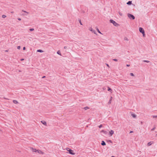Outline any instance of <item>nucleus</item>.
<instances>
[{
	"label": "nucleus",
	"mask_w": 157,
	"mask_h": 157,
	"mask_svg": "<svg viewBox=\"0 0 157 157\" xmlns=\"http://www.w3.org/2000/svg\"><path fill=\"white\" fill-rule=\"evenodd\" d=\"M127 15L128 17L130 19L134 20L135 19L134 16L131 14L128 13Z\"/></svg>",
	"instance_id": "1"
},
{
	"label": "nucleus",
	"mask_w": 157,
	"mask_h": 157,
	"mask_svg": "<svg viewBox=\"0 0 157 157\" xmlns=\"http://www.w3.org/2000/svg\"><path fill=\"white\" fill-rule=\"evenodd\" d=\"M110 23H113L115 26H117L119 25L115 21L112 19L110 20Z\"/></svg>",
	"instance_id": "2"
},
{
	"label": "nucleus",
	"mask_w": 157,
	"mask_h": 157,
	"mask_svg": "<svg viewBox=\"0 0 157 157\" xmlns=\"http://www.w3.org/2000/svg\"><path fill=\"white\" fill-rule=\"evenodd\" d=\"M139 30L140 32L141 33L143 34V36H144L145 34V32L144 29L141 27H140L139 28Z\"/></svg>",
	"instance_id": "3"
},
{
	"label": "nucleus",
	"mask_w": 157,
	"mask_h": 157,
	"mask_svg": "<svg viewBox=\"0 0 157 157\" xmlns=\"http://www.w3.org/2000/svg\"><path fill=\"white\" fill-rule=\"evenodd\" d=\"M67 150L69 151V153L71 155H74L75 153H73V151L71 149H69V148H67Z\"/></svg>",
	"instance_id": "4"
},
{
	"label": "nucleus",
	"mask_w": 157,
	"mask_h": 157,
	"mask_svg": "<svg viewBox=\"0 0 157 157\" xmlns=\"http://www.w3.org/2000/svg\"><path fill=\"white\" fill-rule=\"evenodd\" d=\"M114 132L113 130H111L109 132V134L111 136H112V135L113 134Z\"/></svg>",
	"instance_id": "5"
},
{
	"label": "nucleus",
	"mask_w": 157,
	"mask_h": 157,
	"mask_svg": "<svg viewBox=\"0 0 157 157\" xmlns=\"http://www.w3.org/2000/svg\"><path fill=\"white\" fill-rule=\"evenodd\" d=\"M89 29L90 31L92 32V33H94L95 34H96V31L94 30H93V29L92 28H90Z\"/></svg>",
	"instance_id": "6"
},
{
	"label": "nucleus",
	"mask_w": 157,
	"mask_h": 157,
	"mask_svg": "<svg viewBox=\"0 0 157 157\" xmlns=\"http://www.w3.org/2000/svg\"><path fill=\"white\" fill-rule=\"evenodd\" d=\"M112 99H113L112 97H111L110 99V100H109V102H108V104H109L111 103V101L112 100Z\"/></svg>",
	"instance_id": "7"
},
{
	"label": "nucleus",
	"mask_w": 157,
	"mask_h": 157,
	"mask_svg": "<svg viewBox=\"0 0 157 157\" xmlns=\"http://www.w3.org/2000/svg\"><path fill=\"white\" fill-rule=\"evenodd\" d=\"M101 144L102 146H105L106 145V144L104 141H101Z\"/></svg>",
	"instance_id": "8"
},
{
	"label": "nucleus",
	"mask_w": 157,
	"mask_h": 157,
	"mask_svg": "<svg viewBox=\"0 0 157 157\" xmlns=\"http://www.w3.org/2000/svg\"><path fill=\"white\" fill-rule=\"evenodd\" d=\"M101 132L105 134H106L107 133V132L104 130H102L101 131Z\"/></svg>",
	"instance_id": "9"
},
{
	"label": "nucleus",
	"mask_w": 157,
	"mask_h": 157,
	"mask_svg": "<svg viewBox=\"0 0 157 157\" xmlns=\"http://www.w3.org/2000/svg\"><path fill=\"white\" fill-rule=\"evenodd\" d=\"M41 123L44 125H46V122L45 121H41Z\"/></svg>",
	"instance_id": "10"
},
{
	"label": "nucleus",
	"mask_w": 157,
	"mask_h": 157,
	"mask_svg": "<svg viewBox=\"0 0 157 157\" xmlns=\"http://www.w3.org/2000/svg\"><path fill=\"white\" fill-rule=\"evenodd\" d=\"M132 3V1H128L127 3V4L128 5H131Z\"/></svg>",
	"instance_id": "11"
},
{
	"label": "nucleus",
	"mask_w": 157,
	"mask_h": 157,
	"mask_svg": "<svg viewBox=\"0 0 157 157\" xmlns=\"http://www.w3.org/2000/svg\"><path fill=\"white\" fill-rule=\"evenodd\" d=\"M13 102L14 103V104H17L18 103V101L16 100H13Z\"/></svg>",
	"instance_id": "12"
},
{
	"label": "nucleus",
	"mask_w": 157,
	"mask_h": 157,
	"mask_svg": "<svg viewBox=\"0 0 157 157\" xmlns=\"http://www.w3.org/2000/svg\"><path fill=\"white\" fill-rule=\"evenodd\" d=\"M37 52H43V51L40 49H38L37 50Z\"/></svg>",
	"instance_id": "13"
},
{
	"label": "nucleus",
	"mask_w": 157,
	"mask_h": 157,
	"mask_svg": "<svg viewBox=\"0 0 157 157\" xmlns=\"http://www.w3.org/2000/svg\"><path fill=\"white\" fill-rule=\"evenodd\" d=\"M132 116V117L134 118H136V115L135 114L132 113L131 114Z\"/></svg>",
	"instance_id": "14"
},
{
	"label": "nucleus",
	"mask_w": 157,
	"mask_h": 157,
	"mask_svg": "<svg viewBox=\"0 0 157 157\" xmlns=\"http://www.w3.org/2000/svg\"><path fill=\"white\" fill-rule=\"evenodd\" d=\"M152 144V143L151 142H148L147 144V145L148 146H150Z\"/></svg>",
	"instance_id": "15"
},
{
	"label": "nucleus",
	"mask_w": 157,
	"mask_h": 157,
	"mask_svg": "<svg viewBox=\"0 0 157 157\" xmlns=\"http://www.w3.org/2000/svg\"><path fill=\"white\" fill-rule=\"evenodd\" d=\"M143 62H147V63H149L150 62V61H148V60H143Z\"/></svg>",
	"instance_id": "16"
},
{
	"label": "nucleus",
	"mask_w": 157,
	"mask_h": 157,
	"mask_svg": "<svg viewBox=\"0 0 157 157\" xmlns=\"http://www.w3.org/2000/svg\"><path fill=\"white\" fill-rule=\"evenodd\" d=\"M37 152L39 153H43V152L40 150H37Z\"/></svg>",
	"instance_id": "17"
},
{
	"label": "nucleus",
	"mask_w": 157,
	"mask_h": 157,
	"mask_svg": "<svg viewBox=\"0 0 157 157\" xmlns=\"http://www.w3.org/2000/svg\"><path fill=\"white\" fill-rule=\"evenodd\" d=\"M84 109L85 110H87V109H89V108L88 107L86 106L84 107Z\"/></svg>",
	"instance_id": "18"
},
{
	"label": "nucleus",
	"mask_w": 157,
	"mask_h": 157,
	"mask_svg": "<svg viewBox=\"0 0 157 157\" xmlns=\"http://www.w3.org/2000/svg\"><path fill=\"white\" fill-rule=\"evenodd\" d=\"M108 91H111L112 89L109 87H108Z\"/></svg>",
	"instance_id": "19"
},
{
	"label": "nucleus",
	"mask_w": 157,
	"mask_h": 157,
	"mask_svg": "<svg viewBox=\"0 0 157 157\" xmlns=\"http://www.w3.org/2000/svg\"><path fill=\"white\" fill-rule=\"evenodd\" d=\"M57 53L59 55H61V53L60 51H58Z\"/></svg>",
	"instance_id": "20"
},
{
	"label": "nucleus",
	"mask_w": 157,
	"mask_h": 157,
	"mask_svg": "<svg viewBox=\"0 0 157 157\" xmlns=\"http://www.w3.org/2000/svg\"><path fill=\"white\" fill-rule=\"evenodd\" d=\"M152 117L153 118H157V115H152Z\"/></svg>",
	"instance_id": "21"
},
{
	"label": "nucleus",
	"mask_w": 157,
	"mask_h": 157,
	"mask_svg": "<svg viewBox=\"0 0 157 157\" xmlns=\"http://www.w3.org/2000/svg\"><path fill=\"white\" fill-rule=\"evenodd\" d=\"M22 11L25 13H27V14H29V13L28 12H27L25 11V10H22Z\"/></svg>",
	"instance_id": "22"
},
{
	"label": "nucleus",
	"mask_w": 157,
	"mask_h": 157,
	"mask_svg": "<svg viewBox=\"0 0 157 157\" xmlns=\"http://www.w3.org/2000/svg\"><path fill=\"white\" fill-rule=\"evenodd\" d=\"M29 30L30 31H33L34 30V29H33V28H31V29H29Z\"/></svg>",
	"instance_id": "23"
},
{
	"label": "nucleus",
	"mask_w": 157,
	"mask_h": 157,
	"mask_svg": "<svg viewBox=\"0 0 157 157\" xmlns=\"http://www.w3.org/2000/svg\"><path fill=\"white\" fill-rule=\"evenodd\" d=\"M97 30L98 33L101 34V32H100V31H99L98 29H97Z\"/></svg>",
	"instance_id": "24"
},
{
	"label": "nucleus",
	"mask_w": 157,
	"mask_h": 157,
	"mask_svg": "<svg viewBox=\"0 0 157 157\" xmlns=\"http://www.w3.org/2000/svg\"><path fill=\"white\" fill-rule=\"evenodd\" d=\"M155 128V126H154L153 127V128L151 129V131H154Z\"/></svg>",
	"instance_id": "25"
},
{
	"label": "nucleus",
	"mask_w": 157,
	"mask_h": 157,
	"mask_svg": "<svg viewBox=\"0 0 157 157\" xmlns=\"http://www.w3.org/2000/svg\"><path fill=\"white\" fill-rule=\"evenodd\" d=\"M33 152H36V151H37V150H36V149H33Z\"/></svg>",
	"instance_id": "26"
},
{
	"label": "nucleus",
	"mask_w": 157,
	"mask_h": 157,
	"mask_svg": "<svg viewBox=\"0 0 157 157\" xmlns=\"http://www.w3.org/2000/svg\"><path fill=\"white\" fill-rule=\"evenodd\" d=\"M2 17L3 18H5L6 17V16L5 15H3L2 16Z\"/></svg>",
	"instance_id": "27"
},
{
	"label": "nucleus",
	"mask_w": 157,
	"mask_h": 157,
	"mask_svg": "<svg viewBox=\"0 0 157 157\" xmlns=\"http://www.w3.org/2000/svg\"><path fill=\"white\" fill-rule=\"evenodd\" d=\"M130 75L131 76H134V75L133 74V73H130Z\"/></svg>",
	"instance_id": "28"
},
{
	"label": "nucleus",
	"mask_w": 157,
	"mask_h": 157,
	"mask_svg": "<svg viewBox=\"0 0 157 157\" xmlns=\"http://www.w3.org/2000/svg\"><path fill=\"white\" fill-rule=\"evenodd\" d=\"M79 22L80 23V24L81 25H82L81 22V21L80 20H79Z\"/></svg>",
	"instance_id": "29"
},
{
	"label": "nucleus",
	"mask_w": 157,
	"mask_h": 157,
	"mask_svg": "<svg viewBox=\"0 0 157 157\" xmlns=\"http://www.w3.org/2000/svg\"><path fill=\"white\" fill-rule=\"evenodd\" d=\"M124 40H127V41L128 40V39L127 37H126L124 38Z\"/></svg>",
	"instance_id": "30"
},
{
	"label": "nucleus",
	"mask_w": 157,
	"mask_h": 157,
	"mask_svg": "<svg viewBox=\"0 0 157 157\" xmlns=\"http://www.w3.org/2000/svg\"><path fill=\"white\" fill-rule=\"evenodd\" d=\"M102 127V124H100L99 126V128H101Z\"/></svg>",
	"instance_id": "31"
},
{
	"label": "nucleus",
	"mask_w": 157,
	"mask_h": 157,
	"mask_svg": "<svg viewBox=\"0 0 157 157\" xmlns=\"http://www.w3.org/2000/svg\"><path fill=\"white\" fill-rule=\"evenodd\" d=\"M113 60L114 61H117V59H113Z\"/></svg>",
	"instance_id": "32"
},
{
	"label": "nucleus",
	"mask_w": 157,
	"mask_h": 157,
	"mask_svg": "<svg viewBox=\"0 0 157 157\" xmlns=\"http://www.w3.org/2000/svg\"><path fill=\"white\" fill-rule=\"evenodd\" d=\"M17 48L18 49H20V46H18L17 47Z\"/></svg>",
	"instance_id": "33"
},
{
	"label": "nucleus",
	"mask_w": 157,
	"mask_h": 157,
	"mask_svg": "<svg viewBox=\"0 0 157 157\" xmlns=\"http://www.w3.org/2000/svg\"><path fill=\"white\" fill-rule=\"evenodd\" d=\"M119 15H120V16H122V13H121L119 12Z\"/></svg>",
	"instance_id": "34"
},
{
	"label": "nucleus",
	"mask_w": 157,
	"mask_h": 157,
	"mask_svg": "<svg viewBox=\"0 0 157 157\" xmlns=\"http://www.w3.org/2000/svg\"><path fill=\"white\" fill-rule=\"evenodd\" d=\"M18 20L19 21H21V19L20 18H18Z\"/></svg>",
	"instance_id": "35"
},
{
	"label": "nucleus",
	"mask_w": 157,
	"mask_h": 157,
	"mask_svg": "<svg viewBox=\"0 0 157 157\" xmlns=\"http://www.w3.org/2000/svg\"><path fill=\"white\" fill-rule=\"evenodd\" d=\"M109 142H110L111 143H112V141L111 140H109Z\"/></svg>",
	"instance_id": "36"
},
{
	"label": "nucleus",
	"mask_w": 157,
	"mask_h": 157,
	"mask_svg": "<svg viewBox=\"0 0 157 157\" xmlns=\"http://www.w3.org/2000/svg\"><path fill=\"white\" fill-rule=\"evenodd\" d=\"M25 47H24L23 48V50H25Z\"/></svg>",
	"instance_id": "37"
},
{
	"label": "nucleus",
	"mask_w": 157,
	"mask_h": 157,
	"mask_svg": "<svg viewBox=\"0 0 157 157\" xmlns=\"http://www.w3.org/2000/svg\"><path fill=\"white\" fill-rule=\"evenodd\" d=\"M126 66H127V67H129L130 66V65L129 64H127Z\"/></svg>",
	"instance_id": "38"
},
{
	"label": "nucleus",
	"mask_w": 157,
	"mask_h": 157,
	"mask_svg": "<svg viewBox=\"0 0 157 157\" xmlns=\"http://www.w3.org/2000/svg\"><path fill=\"white\" fill-rule=\"evenodd\" d=\"M67 48V47L66 46H64V49H66Z\"/></svg>",
	"instance_id": "39"
},
{
	"label": "nucleus",
	"mask_w": 157,
	"mask_h": 157,
	"mask_svg": "<svg viewBox=\"0 0 157 157\" xmlns=\"http://www.w3.org/2000/svg\"><path fill=\"white\" fill-rule=\"evenodd\" d=\"M140 123H141V124H143V122H142V121H141V122H140Z\"/></svg>",
	"instance_id": "40"
},
{
	"label": "nucleus",
	"mask_w": 157,
	"mask_h": 157,
	"mask_svg": "<svg viewBox=\"0 0 157 157\" xmlns=\"http://www.w3.org/2000/svg\"><path fill=\"white\" fill-rule=\"evenodd\" d=\"M133 132L132 131H130V133H132Z\"/></svg>",
	"instance_id": "41"
},
{
	"label": "nucleus",
	"mask_w": 157,
	"mask_h": 157,
	"mask_svg": "<svg viewBox=\"0 0 157 157\" xmlns=\"http://www.w3.org/2000/svg\"><path fill=\"white\" fill-rule=\"evenodd\" d=\"M45 76H43V77H42V78H45Z\"/></svg>",
	"instance_id": "42"
},
{
	"label": "nucleus",
	"mask_w": 157,
	"mask_h": 157,
	"mask_svg": "<svg viewBox=\"0 0 157 157\" xmlns=\"http://www.w3.org/2000/svg\"><path fill=\"white\" fill-rule=\"evenodd\" d=\"M107 67H109V65L108 64H107Z\"/></svg>",
	"instance_id": "43"
},
{
	"label": "nucleus",
	"mask_w": 157,
	"mask_h": 157,
	"mask_svg": "<svg viewBox=\"0 0 157 157\" xmlns=\"http://www.w3.org/2000/svg\"><path fill=\"white\" fill-rule=\"evenodd\" d=\"M24 60V59H21V60Z\"/></svg>",
	"instance_id": "44"
},
{
	"label": "nucleus",
	"mask_w": 157,
	"mask_h": 157,
	"mask_svg": "<svg viewBox=\"0 0 157 157\" xmlns=\"http://www.w3.org/2000/svg\"><path fill=\"white\" fill-rule=\"evenodd\" d=\"M6 52H8V51L7 50H6Z\"/></svg>",
	"instance_id": "45"
},
{
	"label": "nucleus",
	"mask_w": 157,
	"mask_h": 157,
	"mask_svg": "<svg viewBox=\"0 0 157 157\" xmlns=\"http://www.w3.org/2000/svg\"><path fill=\"white\" fill-rule=\"evenodd\" d=\"M156 136H157V134L156 135Z\"/></svg>",
	"instance_id": "46"
}]
</instances>
